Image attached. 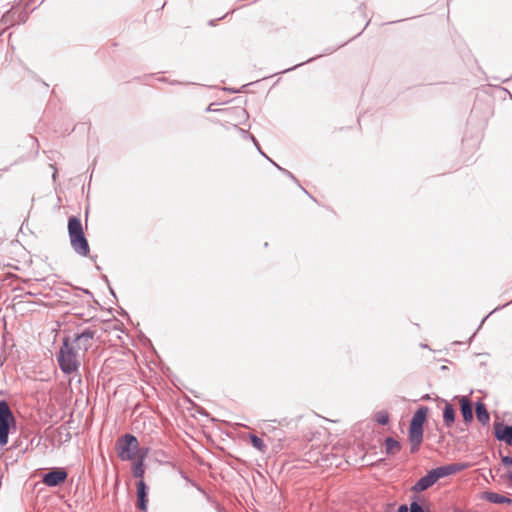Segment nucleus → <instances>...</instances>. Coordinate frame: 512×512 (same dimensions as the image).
<instances>
[{
  "mask_svg": "<svg viewBox=\"0 0 512 512\" xmlns=\"http://www.w3.org/2000/svg\"><path fill=\"white\" fill-rule=\"evenodd\" d=\"M455 418H456V411H455L453 405L451 403L445 401V405L443 408L444 425L446 427L450 428L454 424Z\"/></svg>",
  "mask_w": 512,
  "mask_h": 512,
  "instance_id": "obj_13",
  "label": "nucleus"
},
{
  "mask_svg": "<svg viewBox=\"0 0 512 512\" xmlns=\"http://www.w3.org/2000/svg\"><path fill=\"white\" fill-rule=\"evenodd\" d=\"M68 478V472L63 467L51 468L42 476V482L48 487H57L63 484Z\"/></svg>",
  "mask_w": 512,
  "mask_h": 512,
  "instance_id": "obj_6",
  "label": "nucleus"
},
{
  "mask_svg": "<svg viewBox=\"0 0 512 512\" xmlns=\"http://www.w3.org/2000/svg\"><path fill=\"white\" fill-rule=\"evenodd\" d=\"M475 414L477 420L482 424L486 425L489 423L490 415L487 411L486 405L482 401L475 403Z\"/></svg>",
  "mask_w": 512,
  "mask_h": 512,
  "instance_id": "obj_14",
  "label": "nucleus"
},
{
  "mask_svg": "<svg viewBox=\"0 0 512 512\" xmlns=\"http://www.w3.org/2000/svg\"><path fill=\"white\" fill-rule=\"evenodd\" d=\"M438 481V477H436L433 469L427 472L426 475L421 477L412 487L411 491L414 494H418L432 487Z\"/></svg>",
  "mask_w": 512,
  "mask_h": 512,
  "instance_id": "obj_8",
  "label": "nucleus"
},
{
  "mask_svg": "<svg viewBox=\"0 0 512 512\" xmlns=\"http://www.w3.org/2000/svg\"><path fill=\"white\" fill-rule=\"evenodd\" d=\"M255 146H256V148H257L258 152H259L261 155H263L265 158H267V159H268V160H269L273 165H276V163H275L273 160H271V159H270V158H269L265 153H263V152H262V150H261V148H260V146H259V144H258V143H257V145H255Z\"/></svg>",
  "mask_w": 512,
  "mask_h": 512,
  "instance_id": "obj_26",
  "label": "nucleus"
},
{
  "mask_svg": "<svg viewBox=\"0 0 512 512\" xmlns=\"http://www.w3.org/2000/svg\"><path fill=\"white\" fill-rule=\"evenodd\" d=\"M56 357L59 368L64 374L71 375L78 372L81 365L80 353L76 347L72 345L70 336H64L62 338V343Z\"/></svg>",
  "mask_w": 512,
  "mask_h": 512,
  "instance_id": "obj_1",
  "label": "nucleus"
},
{
  "mask_svg": "<svg viewBox=\"0 0 512 512\" xmlns=\"http://www.w3.org/2000/svg\"><path fill=\"white\" fill-rule=\"evenodd\" d=\"M248 136H249V138L251 139V141H253V142H254V144H255V145H257V143H258V142H257L256 138L254 137V135L249 134Z\"/></svg>",
  "mask_w": 512,
  "mask_h": 512,
  "instance_id": "obj_31",
  "label": "nucleus"
},
{
  "mask_svg": "<svg viewBox=\"0 0 512 512\" xmlns=\"http://www.w3.org/2000/svg\"><path fill=\"white\" fill-rule=\"evenodd\" d=\"M497 311V308H494L493 311H490V313H488L487 316H491V314H493V312H496Z\"/></svg>",
  "mask_w": 512,
  "mask_h": 512,
  "instance_id": "obj_36",
  "label": "nucleus"
},
{
  "mask_svg": "<svg viewBox=\"0 0 512 512\" xmlns=\"http://www.w3.org/2000/svg\"><path fill=\"white\" fill-rule=\"evenodd\" d=\"M139 442L136 436L130 433L122 435L116 443L118 457L122 461L133 460L138 454Z\"/></svg>",
  "mask_w": 512,
  "mask_h": 512,
  "instance_id": "obj_4",
  "label": "nucleus"
},
{
  "mask_svg": "<svg viewBox=\"0 0 512 512\" xmlns=\"http://www.w3.org/2000/svg\"><path fill=\"white\" fill-rule=\"evenodd\" d=\"M507 478H508V479H509V481H510V487H512V471H509V472L507 473Z\"/></svg>",
  "mask_w": 512,
  "mask_h": 512,
  "instance_id": "obj_29",
  "label": "nucleus"
},
{
  "mask_svg": "<svg viewBox=\"0 0 512 512\" xmlns=\"http://www.w3.org/2000/svg\"><path fill=\"white\" fill-rule=\"evenodd\" d=\"M385 453L388 456H393L401 450V444L398 440L393 437H387L385 439Z\"/></svg>",
  "mask_w": 512,
  "mask_h": 512,
  "instance_id": "obj_18",
  "label": "nucleus"
},
{
  "mask_svg": "<svg viewBox=\"0 0 512 512\" xmlns=\"http://www.w3.org/2000/svg\"><path fill=\"white\" fill-rule=\"evenodd\" d=\"M68 235L74 252L82 257L88 256L90 252L89 243L84 234L82 222L77 216L68 218Z\"/></svg>",
  "mask_w": 512,
  "mask_h": 512,
  "instance_id": "obj_2",
  "label": "nucleus"
},
{
  "mask_svg": "<svg viewBox=\"0 0 512 512\" xmlns=\"http://www.w3.org/2000/svg\"><path fill=\"white\" fill-rule=\"evenodd\" d=\"M26 295H30V296H32V295H34V294H33L32 292H27V293H26Z\"/></svg>",
  "mask_w": 512,
  "mask_h": 512,
  "instance_id": "obj_44",
  "label": "nucleus"
},
{
  "mask_svg": "<svg viewBox=\"0 0 512 512\" xmlns=\"http://www.w3.org/2000/svg\"><path fill=\"white\" fill-rule=\"evenodd\" d=\"M423 426L409 425L410 453H416L423 442Z\"/></svg>",
  "mask_w": 512,
  "mask_h": 512,
  "instance_id": "obj_7",
  "label": "nucleus"
},
{
  "mask_svg": "<svg viewBox=\"0 0 512 512\" xmlns=\"http://www.w3.org/2000/svg\"><path fill=\"white\" fill-rule=\"evenodd\" d=\"M397 512H410V509L406 504H402L398 507Z\"/></svg>",
  "mask_w": 512,
  "mask_h": 512,
  "instance_id": "obj_27",
  "label": "nucleus"
},
{
  "mask_svg": "<svg viewBox=\"0 0 512 512\" xmlns=\"http://www.w3.org/2000/svg\"><path fill=\"white\" fill-rule=\"evenodd\" d=\"M483 498L493 504H510L512 502L509 497L492 491L485 492Z\"/></svg>",
  "mask_w": 512,
  "mask_h": 512,
  "instance_id": "obj_16",
  "label": "nucleus"
},
{
  "mask_svg": "<svg viewBox=\"0 0 512 512\" xmlns=\"http://www.w3.org/2000/svg\"><path fill=\"white\" fill-rule=\"evenodd\" d=\"M410 512H431L429 505L421 504V497L413 494L410 496Z\"/></svg>",
  "mask_w": 512,
  "mask_h": 512,
  "instance_id": "obj_17",
  "label": "nucleus"
},
{
  "mask_svg": "<svg viewBox=\"0 0 512 512\" xmlns=\"http://www.w3.org/2000/svg\"><path fill=\"white\" fill-rule=\"evenodd\" d=\"M495 438L498 441H503L507 445H512V425L503 423H496L494 425Z\"/></svg>",
  "mask_w": 512,
  "mask_h": 512,
  "instance_id": "obj_11",
  "label": "nucleus"
},
{
  "mask_svg": "<svg viewBox=\"0 0 512 512\" xmlns=\"http://www.w3.org/2000/svg\"><path fill=\"white\" fill-rule=\"evenodd\" d=\"M241 112H242L243 114H247L245 109H242V110H241Z\"/></svg>",
  "mask_w": 512,
  "mask_h": 512,
  "instance_id": "obj_45",
  "label": "nucleus"
},
{
  "mask_svg": "<svg viewBox=\"0 0 512 512\" xmlns=\"http://www.w3.org/2000/svg\"><path fill=\"white\" fill-rule=\"evenodd\" d=\"M501 461L504 466H512V456L510 455L503 456Z\"/></svg>",
  "mask_w": 512,
  "mask_h": 512,
  "instance_id": "obj_24",
  "label": "nucleus"
},
{
  "mask_svg": "<svg viewBox=\"0 0 512 512\" xmlns=\"http://www.w3.org/2000/svg\"><path fill=\"white\" fill-rule=\"evenodd\" d=\"M497 311V308H494L493 311H490V313H488L487 316H491V314H493V312H496Z\"/></svg>",
  "mask_w": 512,
  "mask_h": 512,
  "instance_id": "obj_39",
  "label": "nucleus"
},
{
  "mask_svg": "<svg viewBox=\"0 0 512 512\" xmlns=\"http://www.w3.org/2000/svg\"><path fill=\"white\" fill-rule=\"evenodd\" d=\"M390 416L387 411H378L374 414V420L379 425H387L389 423Z\"/></svg>",
  "mask_w": 512,
  "mask_h": 512,
  "instance_id": "obj_21",
  "label": "nucleus"
},
{
  "mask_svg": "<svg viewBox=\"0 0 512 512\" xmlns=\"http://www.w3.org/2000/svg\"><path fill=\"white\" fill-rule=\"evenodd\" d=\"M255 146H256V148H257L258 152H259L261 155H263L265 158H267V159H268V160H269L273 165H276V163H275L273 160H271V159H270V158H269L265 153H263V152H262V150H261V148H260V146H259V144H258V143H257V145H255Z\"/></svg>",
  "mask_w": 512,
  "mask_h": 512,
  "instance_id": "obj_25",
  "label": "nucleus"
},
{
  "mask_svg": "<svg viewBox=\"0 0 512 512\" xmlns=\"http://www.w3.org/2000/svg\"><path fill=\"white\" fill-rule=\"evenodd\" d=\"M497 311V308H494L493 311H490V313H488L487 316H491V314H493V312H496Z\"/></svg>",
  "mask_w": 512,
  "mask_h": 512,
  "instance_id": "obj_37",
  "label": "nucleus"
},
{
  "mask_svg": "<svg viewBox=\"0 0 512 512\" xmlns=\"http://www.w3.org/2000/svg\"><path fill=\"white\" fill-rule=\"evenodd\" d=\"M206 111H207V112L215 111L214 109H212V104H210V105L206 108Z\"/></svg>",
  "mask_w": 512,
  "mask_h": 512,
  "instance_id": "obj_33",
  "label": "nucleus"
},
{
  "mask_svg": "<svg viewBox=\"0 0 512 512\" xmlns=\"http://www.w3.org/2000/svg\"><path fill=\"white\" fill-rule=\"evenodd\" d=\"M510 79H512V76H511V77H509V78L504 79V80H503V82H504V83H506V82H508Z\"/></svg>",
  "mask_w": 512,
  "mask_h": 512,
  "instance_id": "obj_41",
  "label": "nucleus"
},
{
  "mask_svg": "<svg viewBox=\"0 0 512 512\" xmlns=\"http://www.w3.org/2000/svg\"><path fill=\"white\" fill-rule=\"evenodd\" d=\"M16 428V419L13 412L4 399L0 400V446L4 447L8 443L11 429Z\"/></svg>",
  "mask_w": 512,
  "mask_h": 512,
  "instance_id": "obj_3",
  "label": "nucleus"
},
{
  "mask_svg": "<svg viewBox=\"0 0 512 512\" xmlns=\"http://www.w3.org/2000/svg\"><path fill=\"white\" fill-rule=\"evenodd\" d=\"M251 445L260 452H265L267 446L264 441L255 434L249 435Z\"/></svg>",
  "mask_w": 512,
  "mask_h": 512,
  "instance_id": "obj_20",
  "label": "nucleus"
},
{
  "mask_svg": "<svg viewBox=\"0 0 512 512\" xmlns=\"http://www.w3.org/2000/svg\"><path fill=\"white\" fill-rule=\"evenodd\" d=\"M460 413L465 424H470L473 421V406L472 402L467 396L459 398Z\"/></svg>",
  "mask_w": 512,
  "mask_h": 512,
  "instance_id": "obj_12",
  "label": "nucleus"
},
{
  "mask_svg": "<svg viewBox=\"0 0 512 512\" xmlns=\"http://www.w3.org/2000/svg\"><path fill=\"white\" fill-rule=\"evenodd\" d=\"M95 333L96 332L91 328H85L82 332L76 333L71 337L72 345H74L79 352L83 351L84 355L92 346Z\"/></svg>",
  "mask_w": 512,
  "mask_h": 512,
  "instance_id": "obj_5",
  "label": "nucleus"
},
{
  "mask_svg": "<svg viewBox=\"0 0 512 512\" xmlns=\"http://www.w3.org/2000/svg\"><path fill=\"white\" fill-rule=\"evenodd\" d=\"M302 190L304 191V193H306L311 199H313L315 201V199L307 192V190H305L304 188H302Z\"/></svg>",
  "mask_w": 512,
  "mask_h": 512,
  "instance_id": "obj_34",
  "label": "nucleus"
},
{
  "mask_svg": "<svg viewBox=\"0 0 512 512\" xmlns=\"http://www.w3.org/2000/svg\"><path fill=\"white\" fill-rule=\"evenodd\" d=\"M147 453H148V448H146L145 450H143V449L139 450V449H138L137 457H138V456H144V459H145V458H146V456H147Z\"/></svg>",
  "mask_w": 512,
  "mask_h": 512,
  "instance_id": "obj_28",
  "label": "nucleus"
},
{
  "mask_svg": "<svg viewBox=\"0 0 512 512\" xmlns=\"http://www.w3.org/2000/svg\"><path fill=\"white\" fill-rule=\"evenodd\" d=\"M317 57H318V56H316V57H312V58L308 59V60L306 61V63L313 61V60H314V59H316ZM303 64H305V62H302V63L296 64V65H294L293 67H290V68L284 69V70H283V71H281L280 73H287V72H289V71H292V70H294V69H296V68H298V67L302 66Z\"/></svg>",
  "mask_w": 512,
  "mask_h": 512,
  "instance_id": "obj_23",
  "label": "nucleus"
},
{
  "mask_svg": "<svg viewBox=\"0 0 512 512\" xmlns=\"http://www.w3.org/2000/svg\"><path fill=\"white\" fill-rule=\"evenodd\" d=\"M467 466L468 465L466 463H451V464L433 468V471L439 480L441 478L456 474V473L466 469Z\"/></svg>",
  "mask_w": 512,
  "mask_h": 512,
  "instance_id": "obj_9",
  "label": "nucleus"
},
{
  "mask_svg": "<svg viewBox=\"0 0 512 512\" xmlns=\"http://www.w3.org/2000/svg\"><path fill=\"white\" fill-rule=\"evenodd\" d=\"M216 510H217V512H226L225 509L222 506H220L219 504H217Z\"/></svg>",
  "mask_w": 512,
  "mask_h": 512,
  "instance_id": "obj_30",
  "label": "nucleus"
},
{
  "mask_svg": "<svg viewBox=\"0 0 512 512\" xmlns=\"http://www.w3.org/2000/svg\"><path fill=\"white\" fill-rule=\"evenodd\" d=\"M279 171H281L284 175L292 179L294 182L298 183V180L295 178V176L288 170L282 168L278 164L275 165Z\"/></svg>",
  "mask_w": 512,
  "mask_h": 512,
  "instance_id": "obj_22",
  "label": "nucleus"
},
{
  "mask_svg": "<svg viewBox=\"0 0 512 512\" xmlns=\"http://www.w3.org/2000/svg\"><path fill=\"white\" fill-rule=\"evenodd\" d=\"M102 279L109 285V279L106 275H102Z\"/></svg>",
  "mask_w": 512,
  "mask_h": 512,
  "instance_id": "obj_32",
  "label": "nucleus"
},
{
  "mask_svg": "<svg viewBox=\"0 0 512 512\" xmlns=\"http://www.w3.org/2000/svg\"><path fill=\"white\" fill-rule=\"evenodd\" d=\"M137 508L146 512L148 507V486L144 480H139L136 484Z\"/></svg>",
  "mask_w": 512,
  "mask_h": 512,
  "instance_id": "obj_10",
  "label": "nucleus"
},
{
  "mask_svg": "<svg viewBox=\"0 0 512 512\" xmlns=\"http://www.w3.org/2000/svg\"><path fill=\"white\" fill-rule=\"evenodd\" d=\"M56 174H57V171L55 170L54 173H53V179L56 178Z\"/></svg>",
  "mask_w": 512,
  "mask_h": 512,
  "instance_id": "obj_43",
  "label": "nucleus"
},
{
  "mask_svg": "<svg viewBox=\"0 0 512 512\" xmlns=\"http://www.w3.org/2000/svg\"><path fill=\"white\" fill-rule=\"evenodd\" d=\"M497 311V308H494L493 311H490V313H488L487 316H491V314H493V312H496Z\"/></svg>",
  "mask_w": 512,
  "mask_h": 512,
  "instance_id": "obj_38",
  "label": "nucleus"
},
{
  "mask_svg": "<svg viewBox=\"0 0 512 512\" xmlns=\"http://www.w3.org/2000/svg\"><path fill=\"white\" fill-rule=\"evenodd\" d=\"M109 290H110V293L115 297V292L110 286H109Z\"/></svg>",
  "mask_w": 512,
  "mask_h": 512,
  "instance_id": "obj_35",
  "label": "nucleus"
},
{
  "mask_svg": "<svg viewBox=\"0 0 512 512\" xmlns=\"http://www.w3.org/2000/svg\"><path fill=\"white\" fill-rule=\"evenodd\" d=\"M427 406H420L413 414L412 419L410 421L411 425L424 426V423L427 419L428 414Z\"/></svg>",
  "mask_w": 512,
  "mask_h": 512,
  "instance_id": "obj_15",
  "label": "nucleus"
},
{
  "mask_svg": "<svg viewBox=\"0 0 512 512\" xmlns=\"http://www.w3.org/2000/svg\"><path fill=\"white\" fill-rule=\"evenodd\" d=\"M226 90L231 91V92H233V93L238 92V90H234V89H228V88H226Z\"/></svg>",
  "mask_w": 512,
  "mask_h": 512,
  "instance_id": "obj_40",
  "label": "nucleus"
},
{
  "mask_svg": "<svg viewBox=\"0 0 512 512\" xmlns=\"http://www.w3.org/2000/svg\"><path fill=\"white\" fill-rule=\"evenodd\" d=\"M487 318H488V316H485V317L483 318V320H481V324H480V326L484 323V321H485Z\"/></svg>",
  "mask_w": 512,
  "mask_h": 512,
  "instance_id": "obj_42",
  "label": "nucleus"
},
{
  "mask_svg": "<svg viewBox=\"0 0 512 512\" xmlns=\"http://www.w3.org/2000/svg\"><path fill=\"white\" fill-rule=\"evenodd\" d=\"M132 473L135 478H140V480H143L145 474L144 456L137 457L133 464Z\"/></svg>",
  "mask_w": 512,
  "mask_h": 512,
  "instance_id": "obj_19",
  "label": "nucleus"
}]
</instances>
